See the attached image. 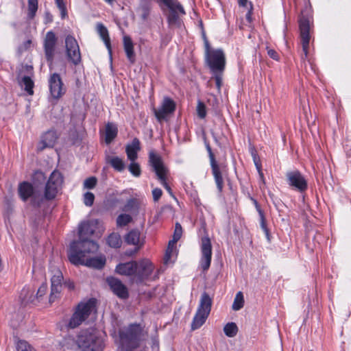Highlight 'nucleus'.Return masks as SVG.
<instances>
[{
	"label": "nucleus",
	"instance_id": "nucleus-1",
	"mask_svg": "<svg viewBox=\"0 0 351 351\" xmlns=\"http://www.w3.org/2000/svg\"><path fill=\"white\" fill-rule=\"evenodd\" d=\"M99 250V245L93 241L72 242L68 254L70 262L75 265H85L97 269H102L106 262L105 255L92 257Z\"/></svg>",
	"mask_w": 351,
	"mask_h": 351
},
{
	"label": "nucleus",
	"instance_id": "nucleus-2",
	"mask_svg": "<svg viewBox=\"0 0 351 351\" xmlns=\"http://www.w3.org/2000/svg\"><path fill=\"white\" fill-rule=\"evenodd\" d=\"M114 341L121 350L133 351L141 347L147 340L148 332L141 324L132 323L120 328L117 335H114Z\"/></svg>",
	"mask_w": 351,
	"mask_h": 351
},
{
	"label": "nucleus",
	"instance_id": "nucleus-3",
	"mask_svg": "<svg viewBox=\"0 0 351 351\" xmlns=\"http://www.w3.org/2000/svg\"><path fill=\"white\" fill-rule=\"evenodd\" d=\"M76 342L82 351H103L104 348L103 339L89 330L81 332Z\"/></svg>",
	"mask_w": 351,
	"mask_h": 351
},
{
	"label": "nucleus",
	"instance_id": "nucleus-4",
	"mask_svg": "<svg viewBox=\"0 0 351 351\" xmlns=\"http://www.w3.org/2000/svg\"><path fill=\"white\" fill-rule=\"evenodd\" d=\"M149 162L153 168L154 171L156 173L157 178L160 182L161 184L171 196L175 197L173 195L171 187L167 182V175L168 173V169L165 166L160 156L153 150L150 151L149 153Z\"/></svg>",
	"mask_w": 351,
	"mask_h": 351
},
{
	"label": "nucleus",
	"instance_id": "nucleus-5",
	"mask_svg": "<svg viewBox=\"0 0 351 351\" xmlns=\"http://www.w3.org/2000/svg\"><path fill=\"white\" fill-rule=\"evenodd\" d=\"M95 310V300L91 299L86 302L80 303L71 316L67 326L75 328L84 322L90 313Z\"/></svg>",
	"mask_w": 351,
	"mask_h": 351
},
{
	"label": "nucleus",
	"instance_id": "nucleus-6",
	"mask_svg": "<svg viewBox=\"0 0 351 351\" xmlns=\"http://www.w3.org/2000/svg\"><path fill=\"white\" fill-rule=\"evenodd\" d=\"M206 62L212 73H223L226 66V58L221 49L211 51L206 56Z\"/></svg>",
	"mask_w": 351,
	"mask_h": 351
},
{
	"label": "nucleus",
	"instance_id": "nucleus-7",
	"mask_svg": "<svg viewBox=\"0 0 351 351\" xmlns=\"http://www.w3.org/2000/svg\"><path fill=\"white\" fill-rule=\"evenodd\" d=\"M62 182L63 178L61 173L58 171H53L45 185L44 193L45 199H53L55 198Z\"/></svg>",
	"mask_w": 351,
	"mask_h": 351
},
{
	"label": "nucleus",
	"instance_id": "nucleus-8",
	"mask_svg": "<svg viewBox=\"0 0 351 351\" xmlns=\"http://www.w3.org/2000/svg\"><path fill=\"white\" fill-rule=\"evenodd\" d=\"M134 281L136 283L143 282L147 279L154 271V265L148 259L136 261Z\"/></svg>",
	"mask_w": 351,
	"mask_h": 351
},
{
	"label": "nucleus",
	"instance_id": "nucleus-9",
	"mask_svg": "<svg viewBox=\"0 0 351 351\" xmlns=\"http://www.w3.org/2000/svg\"><path fill=\"white\" fill-rule=\"evenodd\" d=\"M58 38L52 31L47 32L43 40V48L46 60L51 69L54 60Z\"/></svg>",
	"mask_w": 351,
	"mask_h": 351
},
{
	"label": "nucleus",
	"instance_id": "nucleus-10",
	"mask_svg": "<svg viewBox=\"0 0 351 351\" xmlns=\"http://www.w3.org/2000/svg\"><path fill=\"white\" fill-rule=\"evenodd\" d=\"M65 46L68 60L74 65L79 64L82 59L80 47L76 39L72 36H67L65 39Z\"/></svg>",
	"mask_w": 351,
	"mask_h": 351
},
{
	"label": "nucleus",
	"instance_id": "nucleus-11",
	"mask_svg": "<svg viewBox=\"0 0 351 351\" xmlns=\"http://www.w3.org/2000/svg\"><path fill=\"white\" fill-rule=\"evenodd\" d=\"M51 272L52 276L51 278V293L49 298L50 304L53 303L58 298L62 289V282L63 280L62 273L58 268H51Z\"/></svg>",
	"mask_w": 351,
	"mask_h": 351
},
{
	"label": "nucleus",
	"instance_id": "nucleus-12",
	"mask_svg": "<svg viewBox=\"0 0 351 351\" xmlns=\"http://www.w3.org/2000/svg\"><path fill=\"white\" fill-rule=\"evenodd\" d=\"M201 258L199 265L204 271H207L210 266L212 259V245L210 239L208 237L202 238L201 240Z\"/></svg>",
	"mask_w": 351,
	"mask_h": 351
},
{
	"label": "nucleus",
	"instance_id": "nucleus-13",
	"mask_svg": "<svg viewBox=\"0 0 351 351\" xmlns=\"http://www.w3.org/2000/svg\"><path fill=\"white\" fill-rule=\"evenodd\" d=\"M300 38L302 46L303 54L302 55V59L305 60L308 53V47L310 42V25L308 19L302 17L300 21Z\"/></svg>",
	"mask_w": 351,
	"mask_h": 351
},
{
	"label": "nucleus",
	"instance_id": "nucleus-14",
	"mask_svg": "<svg viewBox=\"0 0 351 351\" xmlns=\"http://www.w3.org/2000/svg\"><path fill=\"white\" fill-rule=\"evenodd\" d=\"M286 177L287 183L291 188L300 192L304 191L307 189V182L299 171H288Z\"/></svg>",
	"mask_w": 351,
	"mask_h": 351
},
{
	"label": "nucleus",
	"instance_id": "nucleus-15",
	"mask_svg": "<svg viewBox=\"0 0 351 351\" xmlns=\"http://www.w3.org/2000/svg\"><path fill=\"white\" fill-rule=\"evenodd\" d=\"M49 86L51 95L54 99L60 98L65 93L62 79L58 73H53L50 76Z\"/></svg>",
	"mask_w": 351,
	"mask_h": 351
},
{
	"label": "nucleus",
	"instance_id": "nucleus-16",
	"mask_svg": "<svg viewBox=\"0 0 351 351\" xmlns=\"http://www.w3.org/2000/svg\"><path fill=\"white\" fill-rule=\"evenodd\" d=\"M176 110V104L173 99L168 97L163 99L161 106L158 109H154V114L158 121L165 119L167 115L173 113Z\"/></svg>",
	"mask_w": 351,
	"mask_h": 351
},
{
	"label": "nucleus",
	"instance_id": "nucleus-17",
	"mask_svg": "<svg viewBox=\"0 0 351 351\" xmlns=\"http://www.w3.org/2000/svg\"><path fill=\"white\" fill-rule=\"evenodd\" d=\"M106 282L114 295L120 299H127L129 297L128 288L122 282L114 277H108Z\"/></svg>",
	"mask_w": 351,
	"mask_h": 351
},
{
	"label": "nucleus",
	"instance_id": "nucleus-18",
	"mask_svg": "<svg viewBox=\"0 0 351 351\" xmlns=\"http://www.w3.org/2000/svg\"><path fill=\"white\" fill-rule=\"evenodd\" d=\"M206 148L209 153L212 173L214 176V179L217 184V189L219 192H221L223 188V179L221 175L219 166L218 165L215 159V156L212 152V149L209 145L206 146Z\"/></svg>",
	"mask_w": 351,
	"mask_h": 351
},
{
	"label": "nucleus",
	"instance_id": "nucleus-19",
	"mask_svg": "<svg viewBox=\"0 0 351 351\" xmlns=\"http://www.w3.org/2000/svg\"><path fill=\"white\" fill-rule=\"evenodd\" d=\"M171 11L169 16V23H175L178 20V14H185V11L182 5L178 0H160Z\"/></svg>",
	"mask_w": 351,
	"mask_h": 351
},
{
	"label": "nucleus",
	"instance_id": "nucleus-20",
	"mask_svg": "<svg viewBox=\"0 0 351 351\" xmlns=\"http://www.w3.org/2000/svg\"><path fill=\"white\" fill-rule=\"evenodd\" d=\"M136 261H130L125 263H119L117 265L115 271L120 275L130 276L134 281Z\"/></svg>",
	"mask_w": 351,
	"mask_h": 351
},
{
	"label": "nucleus",
	"instance_id": "nucleus-21",
	"mask_svg": "<svg viewBox=\"0 0 351 351\" xmlns=\"http://www.w3.org/2000/svg\"><path fill=\"white\" fill-rule=\"evenodd\" d=\"M95 230L89 221H84L82 222L79 225L78 228V234H79V241L76 242H81L84 241H90L88 239V237H91Z\"/></svg>",
	"mask_w": 351,
	"mask_h": 351
},
{
	"label": "nucleus",
	"instance_id": "nucleus-22",
	"mask_svg": "<svg viewBox=\"0 0 351 351\" xmlns=\"http://www.w3.org/2000/svg\"><path fill=\"white\" fill-rule=\"evenodd\" d=\"M141 149L140 141L137 138H134L130 144H128L125 147V152L128 158L130 161H135L138 157V152Z\"/></svg>",
	"mask_w": 351,
	"mask_h": 351
},
{
	"label": "nucleus",
	"instance_id": "nucleus-23",
	"mask_svg": "<svg viewBox=\"0 0 351 351\" xmlns=\"http://www.w3.org/2000/svg\"><path fill=\"white\" fill-rule=\"evenodd\" d=\"M58 139V136L54 130H49L45 132L43 136L40 141V149H43L46 147H52L55 145Z\"/></svg>",
	"mask_w": 351,
	"mask_h": 351
},
{
	"label": "nucleus",
	"instance_id": "nucleus-24",
	"mask_svg": "<svg viewBox=\"0 0 351 351\" xmlns=\"http://www.w3.org/2000/svg\"><path fill=\"white\" fill-rule=\"evenodd\" d=\"M212 304V298L206 292H204L201 295L197 310L209 315L211 311Z\"/></svg>",
	"mask_w": 351,
	"mask_h": 351
},
{
	"label": "nucleus",
	"instance_id": "nucleus-25",
	"mask_svg": "<svg viewBox=\"0 0 351 351\" xmlns=\"http://www.w3.org/2000/svg\"><path fill=\"white\" fill-rule=\"evenodd\" d=\"M141 232L137 229L131 230L125 237V242L129 245L142 246L143 241L140 238Z\"/></svg>",
	"mask_w": 351,
	"mask_h": 351
},
{
	"label": "nucleus",
	"instance_id": "nucleus-26",
	"mask_svg": "<svg viewBox=\"0 0 351 351\" xmlns=\"http://www.w3.org/2000/svg\"><path fill=\"white\" fill-rule=\"evenodd\" d=\"M123 47L128 59L131 63H134L135 62L134 45L132 39L128 36H123Z\"/></svg>",
	"mask_w": 351,
	"mask_h": 351
},
{
	"label": "nucleus",
	"instance_id": "nucleus-27",
	"mask_svg": "<svg viewBox=\"0 0 351 351\" xmlns=\"http://www.w3.org/2000/svg\"><path fill=\"white\" fill-rule=\"evenodd\" d=\"M19 193L21 197L25 201L33 195V186L27 182H23L19 186Z\"/></svg>",
	"mask_w": 351,
	"mask_h": 351
},
{
	"label": "nucleus",
	"instance_id": "nucleus-28",
	"mask_svg": "<svg viewBox=\"0 0 351 351\" xmlns=\"http://www.w3.org/2000/svg\"><path fill=\"white\" fill-rule=\"evenodd\" d=\"M208 314L197 310L191 323V329L195 330L200 328L206 322Z\"/></svg>",
	"mask_w": 351,
	"mask_h": 351
},
{
	"label": "nucleus",
	"instance_id": "nucleus-29",
	"mask_svg": "<svg viewBox=\"0 0 351 351\" xmlns=\"http://www.w3.org/2000/svg\"><path fill=\"white\" fill-rule=\"evenodd\" d=\"M97 29L98 34H99L101 38L103 40L109 53H111L110 39L107 28L103 24L98 23L97 25Z\"/></svg>",
	"mask_w": 351,
	"mask_h": 351
},
{
	"label": "nucleus",
	"instance_id": "nucleus-30",
	"mask_svg": "<svg viewBox=\"0 0 351 351\" xmlns=\"http://www.w3.org/2000/svg\"><path fill=\"white\" fill-rule=\"evenodd\" d=\"M117 135V128L112 123H108L106 126L105 141L110 143Z\"/></svg>",
	"mask_w": 351,
	"mask_h": 351
},
{
	"label": "nucleus",
	"instance_id": "nucleus-31",
	"mask_svg": "<svg viewBox=\"0 0 351 351\" xmlns=\"http://www.w3.org/2000/svg\"><path fill=\"white\" fill-rule=\"evenodd\" d=\"M108 162L117 171H122L125 169V164L121 158L118 156H113L109 158Z\"/></svg>",
	"mask_w": 351,
	"mask_h": 351
},
{
	"label": "nucleus",
	"instance_id": "nucleus-32",
	"mask_svg": "<svg viewBox=\"0 0 351 351\" xmlns=\"http://www.w3.org/2000/svg\"><path fill=\"white\" fill-rule=\"evenodd\" d=\"M223 332L227 337H234L238 332V327L234 322H229L223 327Z\"/></svg>",
	"mask_w": 351,
	"mask_h": 351
},
{
	"label": "nucleus",
	"instance_id": "nucleus-33",
	"mask_svg": "<svg viewBox=\"0 0 351 351\" xmlns=\"http://www.w3.org/2000/svg\"><path fill=\"white\" fill-rule=\"evenodd\" d=\"M107 243L111 247L119 248L121 245V237L117 234L112 233L108 237Z\"/></svg>",
	"mask_w": 351,
	"mask_h": 351
},
{
	"label": "nucleus",
	"instance_id": "nucleus-34",
	"mask_svg": "<svg viewBox=\"0 0 351 351\" xmlns=\"http://www.w3.org/2000/svg\"><path fill=\"white\" fill-rule=\"evenodd\" d=\"M22 86H24V88L25 91L29 95H32L34 93L33 88L34 86V83L32 78L29 76H24L21 79Z\"/></svg>",
	"mask_w": 351,
	"mask_h": 351
},
{
	"label": "nucleus",
	"instance_id": "nucleus-35",
	"mask_svg": "<svg viewBox=\"0 0 351 351\" xmlns=\"http://www.w3.org/2000/svg\"><path fill=\"white\" fill-rule=\"evenodd\" d=\"M132 221V217L128 214H120L116 219V223L118 227H124Z\"/></svg>",
	"mask_w": 351,
	"mask_h": 351
},
{
	"label": "nucleus",
	"instance_id": "nucleus-36",
	"mask_svg": "<svg viewBox=\"0 0 351 351\" xmlns=\"http://www.w3.org/2000/svg\"><path fill=\"white\" fill-rule=\"evenodd\" d=\"M243 304H244L243 295V293L241 291H239L236 294L232 308L234 311H239L243 308Z\"/></svg>",
	"mask_w": 351,
	"mask_h": 351
},
{
	"label": "nucleus",
	"instance_id": "nucleus-37",
	"mask_svg": "<svg viewBox=\"0 0 351 351\" xmlns=\"http://www.w3.org/2000/svg\"><path fill=\"white\" fill-rule=\"evenodd\" d=\"M38 10V0H28V17L33 19Z\"/></svg>",
	"mask_w": 351,
	"mask_h": 351
},
{
	"label": "nucleus",
	"instance_id": "nucleus-38",
	"mask_svg": "<svg viewBox=\"0 0 351 351\" xmlns=\"http://www.w3.org/2000/svg\"><path fill=\"white\" fill-rule=\"evenodd\" d=\"M128 170L134 177H139L141 174V167L135 161H131L128 166Z\"/></svg>",
	"mask_w": 351,
	"mask_h": 351
},
{
	"label": "nucleus",
	"instance_id": "nucleus-39",
	"mask_svg": "<svg viewBox=\"0 0 351 351\" xmlns=\"http://www.w3.org/2000/svg\"><path fill=\"white\" fill-rule=\"evenodd\" d=\"M55 3L58 8L60 12L61 18L65 19L67 16V10L66 7V4L64 0H55Z\"/></svg>",
	"mask_w": 351,
	"mask_h": 351
},
{
	"label": "nucleus",
	"instance_id": "nucleus-40",
	"mask_svg": "<svg viewBox=\"0 0 351 351\" xmlns=\"http://www.w3.org/2000/svg\"><path fill=\"white\" fill-rule=\"evenodd\" d=\"M17 351H36L27 341L19 340L16 343Z\"/></svg>",
	"mask_w": 351,
	"mask_h": 351
},
{
	"label": "nucleus",
	"instance_id": "nucleus-41",
	"mask_svg": "<svg viewBox=\"0 0 351 351\" xmlns=\"http://www.w3.org/2000/svg\"><path fill=\"white\" fill-rule=\"evenodd\" d=\"M255 204H256L257 211L258 212V214L260 215L261 226L263 228V230L265 232V233L267 234H268V229L267 228V226H266L264 213H263V210L261 209L260 206L258 205V203L256 201H255Z\"/></svg>",
	"mask_w": 351,
	"mask_h": 351
},
{
	"label": "nucleus",
	"instance_id": "nucleus-42",
	"mask_svg": "<svg viewBox=\"0 0 351 351\" xmlns=\"http://www.w3.org/2000/svg\"><path fill=\"white\" fill-rule=\"evenodd\" d=\"M94 200H95V195L93 193L86 192L84 194L83 201H84V204L86 206H91L94 203Z\"/></svg>",
	"mask_w": 351,
	"mask_h": 351
},
{
	"label": "nucleus",
	"instance_id": "nucleus-43",
	"mask_svg": "<svg viewBox=\"0 0 351 351\" xmlns=\"http://www.w3.org/2000/svg\"><path fill=\"white\" fill-rule=\"evenodd\" d=\"M182 233V228L179 223H176L175 230L173 236L172 243H177L181 238Z\"/></svg>",
	"mask_w": 351,
	"mask_h": 351
},
{
	"label": "nucleus",
	"instance_id": "nucleus-44",
	"mask_svg": "<svg viewBox=\"0 0 351 351\" xmlns=\"http://www.w3.org/2000/svg\"><path fill=\"white\" fill-rule=\"evenodd\" d=\"M97 180L95 177H90L84 180V187L93 189L97 184Z\"/></svg>",
	"mask_w": 351,
	"mask_h": 351
},
{
	"label": "nucleus",
	"instance_id": "nucleus-45",
	"mask_svg": "<svg viewBox=\"0 0 351 351\" xmlns=\"http://www.w3.org/2000/svg\"><path fill=\"white\" fill-rule=\"evenodd\" d=\"M197 111L199 117L204 119L206 115V106L204 103L199 101L197 106Z\"/></svg>",
	"mask_w": 351,
	"mask_h": 351
},
{
	"label": "nucleus",
	"instance_id": "nucleus-46",
	"mask_svg": "<svg viewBox=\"0 0 351 351\" xmlns=\"http://www.w3.org/2000/svg\"><path fill=\"white\" fill-rule=\"evenodd\" d=\"M47 291V285L46 284H43L38 289L36 293V298L40 300L41 298L46 294Z\"/></svg>",
	"mask_w": 351,
	"mask_h": 351
},
{
	"label": "nucleus",
	"instance_id": "nucleus-47",
	"mask_svg": "<svg viewBox=\"0 0 351 351\" xmlns=\"http://www.w3.org/2000/svg\"><path fill=\"white\" fill-rule=\"evenodd\" d=\"M162 195V191L159 188H155L152 190V196L154 201L158 202Z\"/></svg>",
	"mask_w": 351,
	"mask_h": 351
},
{
	"label": "nucleus",
	"instance_id": "nucleus-48",
	"mask_svg": "<svg viewBox=\"0 0 351 351\" xmlns=\"http://www.w3.org/2000/svg\"><path fill=\"white\" fill-rule=\"evenodd\" d=\"M135 205L136 200L134 199H130L129 200H128L126 204L124 206L123 210L130 211L134 207Z\"/></svg>",
	"mask_w": 351,
	"mask_h": 351
},
{
	"label": "nucleus",
	"instance_id": "nucleus-49",
	"mask_svg": "<svg viewBox=\"0 0 351 351\" xmlns=\"http://www.w3.org/2000/svg\"><path fill=\"white\" fill-rule=\"evenodd\" d=\"M222 73H213L215 77L216 86L217 88L219 90L221 86L222 82Z\"/></svg>",
	"mask_w": 351,
	"mask_h": 351
},
{
	"label": "nucleus",
	"instance_id": "nucleus-50",
	"mask_svg": "<svg viewBox=\"0 0 351 351\" xmlns=\"http://www.w3.org/2000/svg\"><path fill=\"white\" fill-rule=\"evenodd\" d=\"M33 180L34 182H36V180L44 181L45 180V176L42 171H37L34 174Z\"/></svg>",
	"mask_w": 351,
	"mask_h": 351
},
{
	"label": "nucleus",
	"instance_id": "nucleus-51",
	"mask_svg": "<svg viewBox=\"0 0 351 351\" xmlns=\"http://www.w3.org/2000/svg\"><path fill=\"white\" fill-rule=\"evenodd\" d=\"M173 249H172V247H167V249L166 250V253L165 255V258H164L165 263H167L168 261L170 260L171 254L173 253Z\"/></svg>",
	"mask_w": 351,
	"mask_h": 351
},
{
	"label": "nucleus",
	"instance_id": "nucleus-52",
	"mask_svg": "<svg viewBox=\"0 0 351 351\" xmlns=\"http://www.w3.org/2000/svg\"><path fill=\"white\" fill-rule=\"evenodd\" d=\"M267 54L271 58L275 60H278L279 58L278 53L274 49H268Z\"/></svg>",
	"mask_w": 351,
	"mask_h": 351
},
{
	"label": "nucleus",
	"instance_id": "nucleus-53",
	"mask_svg": "<svg viewBox=\"0 0 351 351\" xmlns=\"http://www.w3.org/2000/svg\"><path fill=\"white\" fill-rule=\"evenodd\" d=\"M45 18L46 23H51L53 21V16L49 12H45Z\"/></svg>",
	"mask_w": 351,
	"mask_h": 351
},
{
	"label": "nucleus",
	"instance_id": "nucleus-54",
	"mask_svg": "<svg viewBox=\"0 0 351 351\" xmlns=\"http://www.w3.org/2000/svg\"><path fill=\"white\" fill-rule=\"evenodd\" d=\"M143 13L142 17H143V19H145L147 17L148 14H149V8H148V7L144 6L143 8Z\"/></svg>",
	"mask_w": 351,
	"mask_h": 351
},
{
	"label": "nucleus",
	"instance_id": "nucleus-55",
	"mask_svg": "<svg viewBox=\"0 0 351 351\" xmlns=\"http://www.w3.org/2000/svg\"><path fill=\"white\" fill-rule=\"evenodd\" d=\"M205 48H206V56L211 52L212 50L210 49L208 41L205 39Z\"/></svg>",
	"mask_w": 351,
	"mask_h": 351
},
{
	"label": "nucleus",
	"instance_id": "nucleus-56",
	"mask_svg": "<svg viewBox=\"0 0 351 351\" xmlns=\"http://www.w3.org/2000/svg\"><path fill=\"white\" fill-rule=\"evenodd\" d=\"M64 285L69 289V290H72L74 289L75 287V285H74V283L73 282H71V281H69V282H65L64 283Z\"/></svg>",
	"mask_w": 351,
	"mask_h": 351
},
{
	"label": "nucleus",
	"instance_id": "nucleus-57",
	"mask_svg": "<svg viewBox=\"0 0 351 351\" xmlns=\"http://www.w3.org/2000/svg\"><path fill=\"white\" fill-rule=\"evenodd\" d=\"M161 210L162 211L169 210L171 212L172 211V206L170 205H165L162 208Z\"/></svg>",
	"mask_w": 351,
	"mask_h": 351
},
{
	"label": "nucleus",
	"instance_id": "nucleus-58",
	"mask_svg": "<svg viewBox=\"0 0 351 351\" xmlns=\"http://www.w3.org/2000/svg\"><path fill=\"white\" fill-rule=\"evenodd\" d=\"M247 0H239V3L241 6H246Z\"/></svg>",
	"mask_w": 351,
	"mask_h": 351
},
{
	"label": "nucleus",
	"instance_id": "nucleus-59",
	"mask_svg": "<svg viewBox=\"0 0 351 351\" xmlns=\"http://www.w3.org/2000/svg\"><path fill=\"white\" fill-rule=\"evenodd\" d=\"M246 19L248 21H251V11H249L246 14Z\"/></svg>",
	"mask_w": 351,
	"mask_h": 351
},
{
	"label": "nucleus",
	"instance_id": "nucleus-60",
	"mask_svg": "<svg viewBox=\"0 0 351 351\" xmlns=\"http://www.w3.org/2000/svg\"><path fill=\"white\" fill-rule=\"evenodd\" d=\"M176 243H172V240L169 241L168 247H172V249H173V246Z\"/></svg>",
	"mask_w": 351,
	"mask_h": 351
},
{
	"label": "nucleus",
	"instance_id": "nucleus-61",
	"mask_svg": "<svg viewBox=\"0 0 351 351\" xmlns=\"http://www.w3.org/2000/svg\"><path fill=\"white\" fill-rule=\"evenodd\" d=\"M104 1L110 5H112L115 0H104Z\"/></svg>",
	"mask_w": 351,
	"mask_h": 351
},
{
	"label": "nucleus",
	"instance_id": "nucleus-62",
	"mask_svg": "<svg viewBox=\"0 0 351 351\" xmlns=\"http://www.w3.org/2000/svg\"><path fill=\"white\" fill-rule=\"evenodd\" d=\"M156 346V347H158V342L157 341H155L154 342L153 347H154V346Z\"/></svg>",
	"mask_w": 351,
	"mask_h": 351
}]
</instances>
